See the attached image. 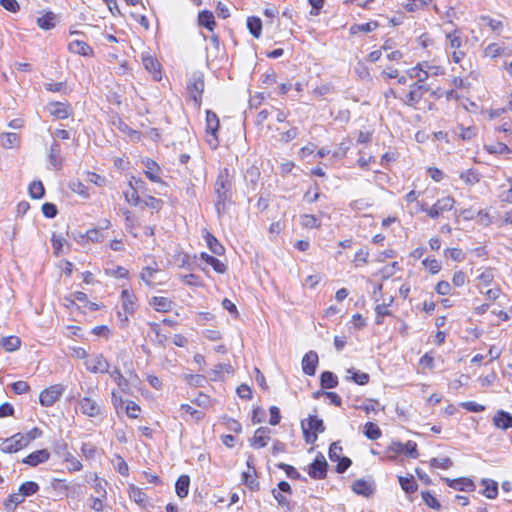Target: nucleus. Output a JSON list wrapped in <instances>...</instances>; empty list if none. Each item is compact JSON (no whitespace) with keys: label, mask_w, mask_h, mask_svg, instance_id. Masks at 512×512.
Masks as SVG:
<instances>
[{"label":"nucleus","mask_w":512,"mask_h":512,"mask_svg":"<svg viewBox=\"0 0 512 512\" xmlns=\"http://www.w3.org/2000/svg\"><path fill=\"white\" fill-rule=\"evenodd\" d=\"M232 188V175L229 173L228 168L220 170L216 182L214 184V191L217 196L215 208L219 216L225 213L226 203L231 198Z\"/></svg>","instance_id":"f257e3e1"},{"label":"nucleus","mask_w":512,"mask_h":512,"mask_svg":"<svg viewBox=\"0 0 512 512\" xmlns=\"http://www.w3.org/2000/svg\"><path fill=\"white\" fill-rule=\"evenodd\" d=\"M430 90L429 85L411 84L409 91L400 97L402 103L406 106L417 108V105L422 100L424 94Z\"/></svg>","instance_id":"f03ea898"},{"label":"nucleus","mask_w":512,"mask_h":512,"mask_svg":"<svg viewBox=\"0 0 512 512\" xmlns=\"http://www.w3.org/2000/svg\"><path fill=\"white\" fill-rule=\"evenodd\" d=\"M187 91L194 104L199 107L201 104L202 93L204 91V79L202 74H192L187 84Z\"/></svg>","instance_id":"7ed1b4c3"},{"label":"nucleus","mask_w":512,"mask_h":512,"mask_svg":"<svg viewBox=\"0 0 512 512\" xmlns=\"http://www.w3.org/2000/svg\"><path fill=\"white\" fill-rule=\"evenodd\" d=\"M64 391L65 389L61 384H55L44 389L39 396L40 404L45 407H51L60 399Z\"/></svg>","instance_id":"20e7f679"},{"label":"nucleus","mask_w":512,"mask_h":512,"mask_svg":"<svg viewBox=\"0 0 512 512\" xmlns=\"http://www.w3.org/2000/svg\"><path fill=\"white\" fill-rule=\"evenodd\" d=\"M84 364L86 369L92 373H108L110 368L109 362L102 354L90 355Z\"/></svg>","instance_id":"39448f33"},{"label":"nucleus","mask_w":512,"mask_h":512,"mask_svg":"<svg viewBox=\"0 0 512 512\" xmlns=\"http://www.w3.org/2000/svg\"><path fill=\"white\" fill-rule=\"evenodd\" d=\"M388 451L396 455L405 454L413 459H417L419 457L417 444L414 441H408L406 443H401L398 441L392 442L388 447Z\"/></svg>","instance_id":"423d86ee"},{"label":"nucleus","mask_w":512,"mask_h":512,"mask_svg":"<svg viewBox=\"0 0 512 512\" xmlns=\"http://www.w3.org/2000/svg\"><path fill=\"white\" fill-rule=\"evenodd\" d=\"M27 446L23 433H16L13 436L6 438L0 444V450L4 453H15Z\"/></svg>","instance_id":"0eeeda50"},{"label":"nucleus","mask_w":512,"mask_h":512,"mask_svg":"<svg viewBox=\"0 0 512 512\" xmlns=\"http://www.w3.org/2000/svg\"><path fill=\"white\" fill-rule=\"evenodd\" d=\"M308 474L311 478L317 480H321L326 477L327 461L322 454L318 455L316 459L309 465Z\"/></svg>","instance_id":"6e6552de"},{"label":"nucleus","mask_w":512,"mask_h":512,"mask_svg":"<svg viewBox=\"0 0 512 512\" xmlns=\"http://www.w3.org/2000/svg\"><path fill=\"white\" fill-rule=\"evenodd\" d=\"M78 406L81 413L88 417L93 418L101 414L100 404L90 397L81 398L78 402Z\"/></svg>","instance_id":"1a4fd4ad"},{"label":"nucleus","mask_w":512,"mask_h":512,"mask_svg":"<svg viewBox=\"0 0 512 512\" xmlns=\"http://www.w3.org/2000/svg\"><path fill=\"white\" fill-rule=\"evenodd\" d=\"M455 204L454 198L447 196L436 201V203L430 207L429 216L433 219L438 218L443 212L450 211Z\"/></svg>","instance_id":"9d476101"},{"label":"nucleus","mask_w":512,"mask_h":512,"mask_svg":"<svg viewBox=\"0 0 512 512\" xmlns=\"http://www.w3.org/2000/svg\"><path fill=\"white\" fill-rule=\"evenodd\" d=\"M270 440V429L267 427L258 428L254 436L250 440V444L255 449H260L265 447Z\"/></svg>","instance_id":"9b49d317"},{"label":"nucleus","mask_w":512,"mask_h":512,"mask_svg":"<svg viewBox=\"0 0 512 512\" xmlns=\"http://www.w3.org/2000/svg\"><path fill=\"white\" fill-rule=\"evenodd\" d=\"M50 458V453L47 449H40L30 453L28 456L23 458L22 463L27 464L31 467H36L41 463H45Z\"/></svg>","instance_id":"f8f14e48"},{"label":"nucleus","mask_w":512,"mask_h":512,"mask_svg":"<svg viewBox=\"0 0 512 512\" xmlns=\"http://www.w3.org/2000/svg\"><path fill=\"white\" fill-rule=\"evenodd\" d=\"M318 365V355L314 351L306 353L302 359V370L306 375H315Z\"/></svg>","instance_id":"ddd939ff"},{"label":"nucleus","mask_w":512,"mask_h":512,"mask_svg":"<svg viewBox=\"0 0 512 512\" xmlns=\"http://www.w3.org/2000/svg\"><path fill=\"white\" fill-rule=\"evenodd\" d=\"M122 310L126 315H133L137 309L136 297L127 289L121 292Z\"/></svg>","instance_id":"4468645a"},{"label":"nucleus","mask_w":512,"mask_h":512,"mask_svg":"<svg viewBox=\"0 0 512 512\" xmlns=\"http://www.w3.org/2000/svg\"><path fill=\"white\" fill-rule=\"evenodd\" d=\"M443 480L447 483L449 487L459 491H473L475 488L473 481L469 478H443Z\"/></svg>","instance_id":"2eb2a0df"},{"label":"nucleus","mask_w":512,"mask_h":512,"mask_svg":"<svg viewBox=\"0 0 512 512\" xmlns=\"http://www.w3.org/2000/svg\"><path fill=\"white\" fill-rule=\"evenodd\" d=\"M143 164L146 168L144 173L147 176V178L149 180H151L152 182L161 183L162 180H161V177L159 176V172H160L159 165L155 161H153L149 158L143 160Z\"/></svg>","instance_id":"dca6fc26"},{"label":"nucleus","mask_w":512,"mask_h":512,"mask_svg":"<svg viewBox=\"0 0 512 512\" xmlns=\"http://www.w3.org/2000/svg\"><path fill=\"white\" fill-rule=\"evenodd\" d=\"M47 110L56 119H66L70 115L69 106L60 102L49 103Z\"/></svg>","instance_id":"f3484780"},{"label":"nucleus","mask_w":512,"mask_h":512,"mask_svg":"<svg viewBox=\"0 0 512 512\" xmlns=\"http://www.w3.org/2000/svg\"><path fill=\"white\" fill-rule=\"evenodd\" d=\"M493 423L497 428L503 430L512 428V415L508 412L500 410L494 415Z\"/></svg>","instance_id":"a211bd4d"},{"label":"nucleus","mask_w":512,"mask_h":512,"mask_svg":"<svg viewBox=\"0 0 512 512\" xmlns=\"http://www.w3.org/2000/svg\"><path fill=\"white\" fill-rule=\"evenodd\" d=\"M407 74L410 78H415L416 81L413 84L427 85L426 80L429 78L427 71L421 67V63H418L416 66L410 68L407 71Z\"/></svg>","instance_id":"6ab92c4d"},{"label":"nucleus","mask_w":512,"mask_h":512,"mask_svg":"<svg viewBox=\"0 0 512 512\" xmlns=\"http://www.w3.org/2000/svg\"><path fill=\"white\" fill-rule=\"evenodd\" d=\"M352 490L357 495L368 497L373 493L374 488L370 482L364 479H358L352 484Z\"/></svg>","instance_id":"aec40b11"},{"label":"nucleus","mask_w":512,"mask_h":512,"mask_svg":"<svg viewBox=\"0 0 512 512\" xmlns=\"http://www.w3.org/2000/svg\"><path fill=\"white\" fill-rule=\"evenodd\" d=\"M204 239L206 240L207 246L215 255H222L225 252V248L223 245L214 237L209 231L204 230L203 234Z\"/></svg>","instance_id":"412c9836"},{"label":"nucleus","mask_w":512,"mask_h":512,"mask_svg":"<svg viewBox=\"0 0 512 512\" xmlns=\"http://www.w3.org/2000/svg\"><path fill=\"white\" fill-rule=\"evenodd\" d=\"M198 24L201 27L207 28L209 31L213 32L216 26L215 17L213 13L209 10H203L198 14Z\"/></svg>","instance_id":"4be33fe9"},{"label":"nucleus","mask_w":512,"mask_h":512,"mask_svg":"<svg viewBox=\"0 0 512 512\" xmlns=\"http://www.w3.org/2000/svg\"><path fill=\"white\" fill-rule=\"evenodd\" d=\"M484 56L490 57L492 59L501 56V55H512V50H507L506 48L500 46L497 43H491L484 49Z\"/></svg>","instance_id":"5701e85b"},{"label":"nucleus","mask_w":512,"mask_h":512,"mask_svg":"<svg viewBox=\"0 0 512 512\" xmlns=\"http://www.w3.org/2000/svg\"><path fill=\"white\" fill-rule=\"evenodd\" d=\"M150 305L158 312H168L172 309L173 302L162 296H155L151 299Z\"/></svg>","instance_id":"b1692460"},{"label":"nucleus","mask_w":512,"mask_h":512,"mask_svg":"<svg viewBox=\"0 0 512 512\" xmlns=\"http://www.w3.org/2000/svg\"><path fill=\"white\" fill-rule=\"evenodd\" d=\"M142 62L147 71L153 73L154 79H160L159 62L150 55H142Z\"/></svg>","instance_id":"393cba45"},{"label":"nucleus","mask_w":512,"mask_h":512,"mask_svg":"<svg viewBox=\"0 0 512 512\" xmlns=\"http://www.w3.org/2000/svg\"><path fill=\"white\" fill-rule=\"evenodd\" d=\"M200 258L202 260H204L207 264L211 265L212 268L217 272V273H225L226 270H227V267L226 265L220 261L219 259H217L216 257L212 256V255H209L208 253L206 252H202L201 255H200Z\"/></svg>","instance_id":"a878e982"},{"label":"nucleus","mask_w":512,"mask_h":512,"mask_svg":"<svg viewBox=\"0 0 512 512\" xmlns=\"http://www.w3.org/2000/svg\"><path fill=\"white\" fill-rule=\"evenodd\" d=\"M190 485V478L188 475H181L175 484V490L180 498H184L188 495Z\"/></svg>","instance_id":"bb28decb"},{"label":"nucleus","mask_w":512,"mask_h":512,"mask_svg":"<svg viewBox=\"0 0 512 512\" xmlns=\"http://www.w3.org/2000/svg\"><path fill=\"white\" fill-rule=\"evenodd\" d=\"M320 385L323 389L335 388L338 385V378L334 373L324 371L320 376Z\"/></svg>","instance_id":"cd10ccee"},{"label":"nucleus","mask_w":512,"mask_h":512,"mask_svg":"<svg viewBox=\"0 0 512 512\" xmlns=\"http://www.w3.org/2000/svg\"><path fill=\"white\" fill-rule=\"evenodd\" d=\"M69 50L73 53L87 56L92 53V48L84 41L75 40L69 44Z\"/></svg>","instance_id":"c85d7f7f"},{"label":"nucleus","mask_w":512,"mask_h":512,"mask_svg":"<svg viewBox=\"0 0 512 512\" xmlns=\"http://www.w3.org/2000/svg\"><path fill=\"white\" fill-rule=\"evenodd\" d=\"M0 345L5 349V351L13 352L20 347L21 340L17 336H7L1 339Z\"/></svg>","instance_id":"c756f323"},{"label":"nucleus","mask_w":512,"mask_h":512,"mask_svg":"<svg viewBox=\"0 0 512 512\" xmlns=\"http://www.w3.org/2000/svg\"><path fill=\"white\" fill-rule=\"evenodd\" d=\"M480 21L483 25H486L490 30L499 35L503 30V23L498 19L491 18L490 16H481Z\"/></svg>","instance_id":"7c9ffc66"},{"label":"nucleus","mask_w":512,"mask_h":512,"mask_svg":"<svg viewBox=\"0 0 512 512\" xmlns=\"http://www.w3.org/2000/svg\"><path fill=\"white\" fill-rule=\"evenodd\" d=\"M56 15L48 12L37 19L38 26L43 30H50L55 27Z\"/></svg>","instance_id":"2f4dec72"},{"label":"nucleus","mask_w":512,"mask_h":512,"mask_svg":"<svg viewBox=\"0 0 512 512\" xmlns=\"http://www.w3.org/2000/svg\"><path fill=\"white\" fill-rule=\"evenodd\" d=\"M219 129V119L216 113L207 110L206 112V133H217Z\"/></svg>","instance_id":"473e14b6"},{"label":"nucleus","mask_w":512,"mask_h":512,"mask_svg":"<svg viewBox=\"0 0 512 512\" xmlns=\"http://www.w3.org/2000/svg\"><path fill=\"white\" fill-rule=\"evenodd\" d=\"M247 28L255 38H259L262 32L261 19L255 16L248 17Z\"/></svg>","instance_id":"72a5a7b5"},{"label":"nucleus","mask_w":512,"mask_h":512,"mask_svg":"<svg viewBox=\"0 0 512 512\" xmlns=\"http://www.w3.org/2000/svg\"><path fill=\"white\" fill-rule=\"evenodd\" d=\"M482 484L485 486L483 494L489 498L494 499L498 494V484L497 482L489 479H483Z\"/></svg>","instance_id":"f704fd0d"},{"label":"nucleus","mask_w":512,"mask_h":512,"mask_svg":"<svg viewBox=\"0 0 512 512\" xmlns=\"http://www.w3.org/2000/svg\"><path fill=\"white\" fill-rule=\"evenodd\" d=\"M110 377L116 382V384L119 386V388L123 392H127L129 388V382L128 380L121 374L120 370L118 368H115L113 371L109 372Z\"/></svg>","instance_id":"c9c22d12"},{"label":"nucleus","mask_w":512,"mask_h":512,"mask_svg":"<svg viewBox=\"0 0 512 512\" xmlns=\"http://www.w3.org/2000/svg\"><path fill=\"white\" fill-rule=\"evenodd\" d=\"M364 434L368 439L377 440L381 437L380 428L373 422H367L364 426Z\"/></svg>","instance_id":"e433bc0d"},{"label":"nucleus","mask_w":512,"mask_h":512,"mask_svg":"<svg viewBox=\"0 0 512 512\" xmlns=\"http://www.w3.org/2000/svg\"><path fill=\"white\" fill-rule=\"evenodd\" d=\"M460 179L468 185H474L479 182L480 174L474 169H468L461 172Z\"/></svg>","instance_id":"4c0bfd02"},{"label":"nucleus","mask_w":512,"mask_h":512,"mask_svg":"<svg viewBox=\"0 0 512 512\" xmlns=\"http://www.w3.org/2000/svg\"><path fill=\"white\" fill-rule=\"evenodd\" d=\"M446 39L448 41V46L451 49H460V47L462 46V38L460 36L459 30H454L453 32L447 33Z\"/></svg>","instance_id":"58836bf2"},{"label":"nucleus","mask_w":512,"mask_h":512,"mask_svg":"<svg viewBox=\"0 0 512 512\" xmlns=\"http://www.w3.org/2000/svg\"><path fill=\"white\" fill-rule=\"evenodd\" d=\"M39 490V485L34 481H26L19 487V492L23 497L31 496Z\"/></svg>","instance_id":"ea45409f"},{"label":"nucleus","mask_w":512,"mask_h":512,"mask_svg":"<svg viewBox=\"0 0 512 512\" xmlns=\"http://www.w3.org/2000/svg\"><path fill=\"white\" fill-rule=\"evenodd\" d=\"M399 483L401 485V488L406 493H413L418 488V485L416 484V482L412 476L411 477H399Z\"/></svg>","instance_id":"a19ab883"},{"label":"nucleus","mask_w":512,"mask_h":512,"mask_svg":"<svg viewBox=\"0 0 512 512\" xmlns=\"http://www.w3.org/2000/svg\"><path fill=\"white\" fill-rule=\"evenodd\" d=\"M347 373L351 374V376L347 377V379H351L359 385H365L369 382L370 377L367 373L354 371L353 369H349Z\"/></svg>","instance_id":"79ce46f5"},{"label":"nucleus","mask_w":512,"mask_h":512,"mask_svg":"<svg viewBox=\"0 0 512 512\" xmlns=\"http://www.w3.org/2000/svg\"><path fill=\"white\" fill-rule=\"evenodd\" d=\"M45 190L41 181H34L29 186V194L34 199H40L44 196Z\"/></svg>","instance_id":"37998d69"},{"label":"nucleus","mask_w":512,"mask_h":512,"mask_svg":"<svg viewBox=\"0 0 512 512\" xmlns=\"http://www.w3.org/2000/svg\"><path fill=\"white\" fill-rule=\"evenodd\" d=\"M378 27L377 22H368L364 24H354L350 28V32L352 34H356L357 32H371L375 30Z\"/></svg>","instance_id":"c03bdc74"},{"label":"nucleus","mask_w":512,"mask_h":512,"mask_svg":"<svg viewBox=\"0 0 512 512\" xmlns=\"http://www.w3.org/2000/svg\"><path fill=\"white\" fill-rule=\"evenodd\" d=\"M23 501H24L23 495L20 492H18V493L11 494L5 501L4 505L7 510H14L16 508V506L19 505L20 503H22Z\"/></svg>","instance_id":"a18cd8bd"},{"label":"nucleus","mask_w":512,"mask_h":512,"mask_svg":"<svg viewBox=\"0 0 512 512\" xmlns=\"http://www.w3.org/2000/svg\"><path fill=\"white\" fill-rule=\"evenodd\" d=\"M310 431L315 433H322L325 430L323 421L317 416H310L308 419V428Z\"/></svg>","instance_id":"49530a36"},{"label":"nucleus","mask_w":512,"mask_h":512,"mask_svg":"<svg viewBox=\"0 0 512 512\" xmlns=\"http://www.w3.org/2000/svg\"><path fill=\"white\" fill-rule=\"evenodd\" d=\"M421 495H422V499H423L424 503L428 507H430L434 510H437V511H439L441 509V505H440L439 501L429 491H423Z\"/></svg>","instance_id":"de8ad7c7"},{"label":"nucleus","mask_w":512,"mask_h":512,"mask_svg":"<svg viewBox=\"0 0 512 512\" xmlns=\"http://www.w3.org/2000/svg\"><path fill=\"white\" fill-rule=\"evenodd\" d=\"M186 382L194 387H202L207 382V379L203 375L189 374L185 376Z\"/></svg>","instance_id":"09e8293b"},{"label":"nucleus","mask_w":512,"mask_h":512,"mask_svg":"<svg viewBox=\"0 0 512 512\" xmlns=\"http://www.w3.org/2000/svg\"><path fill=\"white\" fill-rule=\"evenodd\" d=\"M52 247L54 250V254L59 256L62 253L63 246L66 243V239L61 235L53 234L51 238Z\"/></svg>","instance_id":"8fccbe9b"},{"label":"nucleus","mask_w":512,"mask_h":512,"mask_svg":"<svg viewBox=\"0 0 512 512\" xmlns=\"http://www.w3.org/2000/svg\"><path fill=\"white\" fill-rule=\"evenodd\" d=\"M430 465H431V467H434V468L449 469L450 467H452L453 462L448 457L432 458L430 460Z\"/></svg>","instance_id":"3c124183"},{"label":"nucleus","mask_w":512,"mask_h":512,"mask_svg":"<svg viewBox=\"0 0 512 512\" xmlns=\"http://www.w3.org/2000/svg\"><path fill=\"white\" fill-rule=\"evenodd\" d=\"M1 141L5 148H13L18 143V136L15 133H5Z\"/></svg>","instance_id":"603ef678"},{"label":"nucleus","mask_w":512,"mask_h":512,"mask_svg":"<svg viewBox=\"0 0 512 512\" xmlns=\"http://www.w3.org/2000/svg\"><path fill=\"white\" fill-rule=\"evenodd\" d=\"M421 67L424 68L425 71H427L428 76H438L442 75L444 73V70L440 66L432 65L429 62H422Z\"/></svg>","instance_id":"864d4df0"},{"label":"nucleus","mask_w":512,"mask_h":512,"mask_svg":"<svg viewBox=\"0 0 512 512\" xmlns=\"http://www.w3.org/2000/svg\"><path fill=\"white\" fill-rule=\"evenodd\" d=\"M124 196H125L126 201L134 206H137L141 203V199L137 192V188H135V189L130 188V190L125 191Z\"/></svg>","instance_id":"5fc2aeb1"},{"label":"nucleus","mask_w":512,"mask_h":512,"mask_svg":"<svg viewBox=\"0 0 512 512\" xmlns=\"http://www.w3.org/2000/svg\"><path fill=\"white\" fill-rule=\"evenodd\" d=\"M477 278L482 285L488 286L492 283L494 279L493 270L491 268H487L484 271H482Z\"/></svg>","instance_id":"6e6d98bb"},{"label":"nucleus","mask_w":512,"mask_h":512,"mask_svg":"<svg viewBox=\"0 0 512 512\" xmlns=\"http://www.w3.org/2000/svg\"><path fill=\"white\" fill-rule=\"evenodd\" d=\"M69 188L74 192L83 197H88V193L86 191V187L79 180H72L69 183Z\"/></svg>","instance_id":"4d7b16f0"},{"label":"nucleus","mask_w":512,"mask_h":512,"mask_svg":"<svg viewBox=\"0 0 512 512\" xmlns=\"http://www.w3.org/2000/svg\"><path fill=\"white\" fill-rule=\"evenodd\" d=\"M243 480L244 483L251 489L256 490L259 488V483L257 482L255 478V474L251 473L250 471L243 472Z\"/></svg>","instance_id":"13d9d810"},{"label":"nucleus","mask_w":512,"mask_h":512,"mask_svg":"<svg viewBox=\"0 0 512 512\" xmlns=\"http://www.w3.org/2000/svg\"><path fill=\"white\" fill-rule=\"evenodd\" d=\"M301 224L305 228H315L319 226V220L314 215H302Z\"/></svg>","instance_id":"bf43d9fd"},{"label":"nucleus","mask_w":512,"mask_h":512,"mask_svg":"<svg viewBox=\"0 0 512 512\" xmlns=\"http://www.w3.org/2000/svg\"><path fill=\"white\" fill-rule=\"evenodd\" d=\"M341 454H342V447L336 442L332 443L329 448L330 460L333 462L338 461L340 458H342Z\"/></svg>","instance_id":"052dcab7"},{"label":"nucleus","mask_w":512,"mask_h":512,"mask_svg":"<svg viewBox=\"0 0 512 512\" xmlns=\"http://www.w3.org/2000/svg\"><path fill=\"white\" fill-rule=\"evenodd\" d=\"M422 264L432 273L436 274L441 270V265L436 259L426 258Z\"/></svg>","instance_id":"680f3d73"},{"label":"nucleus","mask_w":512,"mask_h":512,"mask_svg":"<svg viewBox=\"0 0 512 512\" xmlns=\"http://www.w3.org/2000/svg\"><path fill=\"white\" fill-rule=\"evenodd\" d=\"M125 411L129 418L136 419L138 418L140 407L135 402L128 401L125 407Z\"/></svg>","instance_id":"e2e57ef3"},{"label":"nucleus","mask_w":512,"mask_h":512,"mask_svg":"<svg viewBox=\"0 0 512 512\" xmlns=\"http://www.w3.org/2000/svg\"><path fill=\"white\" fill-rule=\"evenodd\" d=\"M277 467L282 469V470H284L286 475L290 479H298V478H300L299 472L293 466H291V465H288V464H285V463H279L277 465Z\"/></svg>","instance_id":"0e129e2a"},{"label":"nucleus","mask_w":512,"mask_h":512,"mask_svg":"<svg viewBox=\"0 0 512 512\" xmlns=\"http://www.w3.org/2000/svg\"><path fill=\"white\" fill-rule=\"evenodd\" d=\"M460 132L458 133L459 137L463 140H471L476 136V130L474 127H459Z\"/></svg>","instance_id":"69168bd1"},{"label":"nucleus","mask_w":512,"mask_h":512,"mask_svg":"<svg viewBox=\"0 0 512 512\" xmlns=\"http://www.w3.org/2000/svg\"><path fill=\"white\" fill-rule=\"evenodd\" d=\"M445 255L453 259L454 261H462L465 258L464 253L458 248H448L445 250Z\"/></svg>","instance_id":"338daca9"},{"label":"nucleus","mask_w":512,"mask_h":512,"mask_svg":"<svg viewBox=\"0 0 512 512\" xmlns=\"http://www.w3.org/2000/svg\"><path fill=\"white\" fill-rule=\"evenodd\" d=\"M157 271V268L145 267L141 272V279L150 285L152 283L153 276Z\"/></svg>","instance_id":"774afa93"}]
</instances>
